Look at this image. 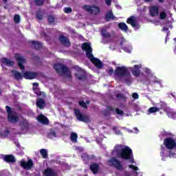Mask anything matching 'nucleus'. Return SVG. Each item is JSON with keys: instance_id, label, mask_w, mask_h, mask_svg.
Wrapping results in <instances>:
<instances>
[{"instance_id": "b1692460", "label": "nucleus", "mask_w": 176, "mask_h": 176, "mask_svg": "<svg viewBox=\"0 0 176 176\" xmlns=\"http://www.w3.org/2000/svg\"><path fill=\"white\" fill-rule=\"evenodd\" d=\"M1 63L2 64H5V65H9L10 67H13V65H14V63L9 60L8 58H2Z\"/></svg>"}, {"instance_id": "e433bc0d", "label": "nucleus", "mask_w": 176, "mask_h": 176, "mask_svg": "<svg viewBox=\"0 0 176 176\" xmlns=\"http://www.w3.org/2000/svg\"><path fill=\"white\" fill-rule=\"evenodd\" d=\"M45 0H34L36 6H43Z\"/></svg>"}, {"instance_id": "a211bd4d", "label": "nucleus", "mask_w": 176, "mask_h": 176, "mask_svg": "<svg viewBox=\"0 0 176 176\" xmlns=\"http://www.w3.org/2000/svg\"><path fill=\"white\" fill-rule=\"evenodd\" d=\"M60 72H62V74H65V75L69 79L72 78V76H71V72H69V69H68V67L64 65L62 66V68L60 69Z\"/></svg>"}, {"instance_id": "ddd939ff", "label": "nucleus", "mask_w": 176, "mask_h": 176, "mask_svg": "<svg viewBox=\"0 0 176 176\" xmlns=\"http://www.w3.org/2000/svg\"><path fill=\"white\" fill-rule=\"evenodd\" d=\"M89 168L92 173L96 175L98 174V171H100V165L97 163H91L89 166Z\"/></svg>"}, {"instance_id": "7c9ffc66", "label": "nucleus", "mask_w": 176, "mask_h": 176, "mask_svg": "<svg viewBox=\"0 0 176 176\" xmlns=\"http://www.w3.org/2000/svg\"><path fill=\"white\" fill-rule=\"evenodd\" d=\"M48 138H54V137H57V133L54 129H51L47 134Z\"/></svg>"}, {"instance_id": "a878e982", "label": "nucleus", "mask_w": 176, "mask_h": 176, "mask_svg": "<svg viewBox=\"0 0 176 176\" xmlns=\"http://www.w3.org/2000/svg\"><path fill=\"white\" fill-rule=\"evenodd\" d=\"M12 72L14 74V78L16 80H21L23 79V74L20 72L12 70Z\"/></svg>"}, {"instance_id": "72a5a7b5", "label": "nucleus", "mask_w": 176, "mask_h": 176, "mask_svg": "<svg viewBox=\"0 0 176 176\" xmlns=\"http://www.w3.org/2000/svg\"><path fill=\"white\" fill-rule=\"evenodd\" d=\"M40 153L43 157V159H47V151L45 148H42L40 151Z\"/></svg>"}, {"instance_id": "13d9d810", "label": "nucleus", "mask_w": 176, "mask_h": 176, "mask_svg": "<svg viewBox=\"0 0 176 176\" xmlns=\"http://www.w3.org/2000/svg\"><path fill=\"white\" fill-rule=\"evenodd\" d=\"M112 2V0H105V3L109 6L111 5V3Z\"/></svg>"}, {"instance_id": "a18cd8bd", "label": "nucleus", "mask_w": 176, "mask_h": 176, "mask_svg": "<svg viewBox=\"0 0 176 176\" xmlns=\"http://www.w3.org/2000/svg\"><path fill=\"white\" fill-rule=\"evenodd\" d=\"M65 13L69 14L72 13V8L67 7L64 8Z\"/></svg>"}, {"instance_id": "a19ab883", "label": "nucleus", "mask_w": 176, "mask_h": 176, "mask_svg": "<svg viewBox=\"0 0 176 176\" xmlns=\"http://www.w3.org/2000/svg\"><path fill=\"white\" fill-rule=\"evenodd\" d=\"M14 21L16 23V24H19L20 23V15L16 14L14 16Z\"/></svg>"}, {"instance_id": "e2e57ef3", "label": "nucleus", "mask_w": 176, "mask_h": 176, "mask_svg": "<svg viewBox=\"0 0 176 176\" xmlns=\"http://www.w3.org/2000/svg\"><path fill=\"white\" fill-rule=\"evenodd\" d=\"M10 131L9 130H6L5 131V134H10Z\"/></svg>"}, {"instance_id": "2f4dec72", "label": "nucleus", "mask_w": 176, "mask_h": 176, "mask_svg": "<svg viewBox=\"0 0 176 176\" xmlns=\"http://www.w3.org/2000/svg\"><path fill=\"white\" fill-rule=\"evenodd\" d=\"M19 124H20L21 127H22L23 130H24V129H28V121H27L25 120V118H23Z\"/></svg>"}, {"instance_id": "ea45409f", "label": "nucleus", "mask_w": 176, "mask_h": 176, "mask_svg": "<svg viewBox=\"0 0 176 176\" xmlns=\"http://www.w3.org/2000/svg\"><path fill=\"white\" fill-rule=\"evenodd\" d=\"M166 17H167V14L166 13V12L162 11L160 13V20H164V19H166Z\"/></svg>"}, {"instance_id": "6e6552de", "label": "nucleus", "mask_w": 176, "mask_h": 176, "mask_svg": "<svg viewBox=\"0 0 176 176\" xmlns=\"http://www.w3.org/2000/svg\"><path fill=\"white\" fill-rule=\"evenodd\" d=\"M74 113L78 120L80 122H84L85 123H89L90 122V118H89V116L82 115L80 113V110L76 109H74Z\"/></svg>"}, {"instance_id": "0e129e2a", "label": "nucleus", "mask_w": 176, "mask_h": 176, "mask_svg": "<svg viewBox=\"0 0 176 176\" xmlns=\"http://www.w3.org/2000/svg\"><path fill=\"white\" fill-rule=\"evenodd\" d=\"M153 0H144L145 2H151Z\"/></svg>"}, {"instance_id": "412c9836", "label": "nucleus", "mask_w": 176, "mask_h": 176, "mask_svg": "<svg viewBox=\"0 0 176 176\" xmlns=\"http://www.w3.org/2000/svg\"><path fill=\"white\" fill-rule=\"evenodd\" d=\"M134 68L135 69L132 70L133 76H140V75L141 74V70L140 69V68H141V67L139 65H135Z\"/></svg>"}, {"instance_id": "37998d69", "label": "nucleus", "mask_w": 176, "mask_h": 176, "mask_svg": "<svg viewBox=\"0 0 176 176\" xmlns=\"http://www.w3.org/2000/svg\"><path fill=\"white\" fill-rule=\"evenodd\" d=\"M116 112L117 115H120L121 116L124 114V112L123 111V110H121L120 109H118V108L116 109Z\"/></svg>"}, {"instance_id": "c9c22d12", "label": "nucleus", "mask_w": 176, "mask_h": 176, "mask_svg": "<svg viewBox=\"0 0 176 176\" xmlns=\"http://www.w3.org/2000/svg\"><path fill=\"white\" fill-rule=\"evenodd\" d=\"M159 111H160V109L157 107H153L148 109L149 113H155V112H159Z\"/></svg>"}, {"instance_id": "4468645a", "label": "nucleus", "mask_w": 176, "mask_h": 176, "mask_svg": "<svg viewBox=\"0 0 176 176\" xmlns=\"http://www.w3.org/2000/svg\"><path fill=\"white\" fill-rule=\"evenodd\" d=\"M16 60L18 61V66L19 67L21 71H24L25 69V67H24V63H25V59L21 56H16Z\"/></svg>"}, {"instance_id": "9d476101", "label": "nucleus", "mask_w": 176, "mask_h": 176, "mask_svg": "<svg viewBox=\"0 0 176 176\" xmlns=\"http://www.w3.org/2000/svg\"><path fill=\"white\" fill-rule=\"evenodd\" d=\"M33 166L34 162H32V160H28V162L24 160L21 161V166L25 170H30V168H32Z\"/></svg>"}, {"instance_id": "79ce46f5", "label": "nucleus", "mask_w": 176, "mask_h": 176, "mask_svg": "<svg viewBox=\"0 0 176 176\" xmlns=\"http://www.w3.org/2000/svg\"><path fill=\"white\" fill-rule=\"evenodd\" d=\"M75 76L77 78V79H78V80H83V79H85V75L83 74L79 75L76 74Z\"/></svg>"}, {"instance_id": "bf43d9fd", "label": "nucleus", "mask_w": 176, "mask_h": 176, "mask_svg": "<svg viewBox=\"0 0 176 176\" xmlns=\"http://www.w3.org/2000/svg\"><path fill=\"white\" fill-rule=\"evenodd\" d=\"M33 87H38L39 86V83L38 82H34L32 84Z\"/></svg>"}, {"instance_id": "de8ad7c7", "label": "nucleus", "mask_w": 176, "mask_h": 176, "mask_svg": "<svg viewBox=\"0 0 176 176\" xmlns=\"http://www.w3.org/2000/svg\"><path fill=\"white\" fill-rule=\"evenodd\" d=\"M129 168L134 170V171H138V167L135 166V165L131 164L129 166Z\"/></svg>"}, {"instance_id": "5701e85b", "label": "nucleus", "mask_w": 176, "mask_h": 176, "mask_svg": "<svg viewBox=\"0 0 176 176\" xmlns=\"http://www.w3.org/2000/svg\"><path fill=\"white\" fill-rule=\"evenodd\" d=\"M127 24H131V27H137V21H135V16H131L127 19L126 20Z\"/></svg>"}, {"instance_id": "1a4fd4ad", "label": "nucleus", "mask_w": 176, "mask_h": 176, "mask_svg": "<svg viewBox=\"0 0 176 176\" xmlns=\"http://www.w3.org/2000/svg\"><path fill=\"white\" fill-rule=\"evenodd\" d=\"M23 78L28 80H32V79L38 78V73L35 72H25L23 73Z\"/></svg>"}, {"instance_id": "5fc2aeb1", "label": "nucleus", "mask_w": 176, "mask_h": 176, "mask_svg": "<svg viewBox=\"0 0 176 176\" xmlns=\"http://www.w3.org/2000/svg\"><path fill=\"white\" fill-rule=\"evenodd\" d=\"M124 80H125V82L127 83L128 85H131V79L125 78Z\"/></svg>"}, {"instance_id": "c03bdc74", "label": "nucleus", "mask_w": 176, "mask_h": 176, "mask_svg": "<svg viewBox=\"0 0 176 176\" xmlns=\"http://www.w3.org/2000/svg\"><path fill=\"white\" fill-rule=\"evenodd\" d=\"M165 155H166V148H162V151L160 153V156L162 157H164ZM166 157H168L167 156H168V155H166Z\"/></svg>"}, {"instance_id": "f03ea898", "label": "nucleus", "mask_w": 176, "mask_h": 176, "mask_svg": "<svg viewBox=\"0 0 176 176\" xmlns=\"http://www.w3.org/2000/svg\"><path fill=\"white\" fill-rule=\"evenodd\" d=\"M81 49L84 52H86L87 58L91 60V63L95 65L96 68H102V62L100 59L94 58V56L93 55V49L90 44L88 43H83L81 45Z\"/></svg>"}, {"instance_id": "4be33fe9", "label": "nucleus", "mask_w": 176, "mask_h": 176, "mask_svg": "<svg viewBox=\"0 0 176 176\" xmlns=\"http://www.w3.org/2000/svg\"><path fill=\"white\" fill-rule=\"evenodd\" d=\"M43 174L45 176H57V173L52 168H47L44 170Z\"/></svg>"}, {"instance_id": "680f3d73", "label": "nucleus", "mask_w": 176, "mask_h": 176, "mask_svg": "<svg viewBox=\"0 0 176 176\" xmlns=\"http://www.w3.org/2000/svg\"><path fill=\"white\" fill-rule=\"evenodd\" d=\"M15 145L17 148H20V143L19 142H15Z\"/></svg>"}, {"instance_id": "aec40b11", "label": "nucleus", "mask_w": 176, "mask_h": 176, "mask_svg": "<svg viewBox=\"0 0 176 176\" xmlns=\"http://www.w3.org/2000/svg\"><path fill=\"white\" fill-rule=\"evenodd\" d=\"M3 159L6 163H14L16 162V158L13 155H6Z\"/></svg>"}, {"instance_id": "4d7b16f0", "label": "nucleus", "mask_w": 176, "mask_h": 176, "mask_svg": "<svg viewBox=\"0 0 176 176\" xmlns=\"http://www.w3.org/2000/svg\"><path fill=\"white\" fill-rule=\"evenodd\" d=\"M108 111H111V112H115V109L112 107L111 106H108L107 107Z\"/></svg>"}, {"instance_id": "603ef678", "label": "nucleus", "mask_w": 176, "mask_h": 176, "mask_svg": "<svg viewBox=\"0 0 176 176\" xmlns=\"http://www.w3.org/2000/svg\"><path fill=\"white\" fill-rule=\"evenodd\" d=\"M122 176H131V173L127 170H125Z\"/></svg>"}, {"instance_id": "774afa93", "label": "nucleus", "mask_w": 176, "mask_h": 176, "mask_svg": "<svg viewBox=\"0 0 176 176\" xmlns=\"http://www.w3.org/2000/svg\"><path fill=\"white\" fill-rule=\"evenodd\" d=\"M173 41H175V42H176V38H175L173 39Z\"/></svg>"}, {"instance_id": "7ed1b4c3", "label": "nucleus", "mask_w": 176, "mask_h": 176, "mask_svg": "<svg viewBox=\"0 0 176 176\" xmlns=\"http://www.w3.org/2000/svg\"><path fill=\"white\" fill-rule=\"evenodd\" d=\"M164 145L169 149L168 157L176 159V141L173 138H166L164 140Z\"/></svg>"}, {"instance_id": "2eb2a0df", "label": "nucleus", "mask_w": 176, "mask_h": 176, "mask_svg": "<svg viewBox=\"0 0 176 176\" xmlns=\"http://www.w3.org/2000/svg\"><path fill=\"white\" fill-rule=\"evenodd\" d=\"M29 43H30L32 47L35 50H41L43 47L42 43L39 41H29Z\"/></svg>"}, {"instance_id": "052dcab7", "label": "nucleus", "mask_w": 176, "mask_h": 176, "mask_svg": "<svg viewBox=\"0 0 176 176\" xmlns=\"http://www.w3.org/2000/svg\"><path fill=\"white\" fill-rule=\"evenodd\" d=\"M133 130L135 131L136 134H138V133L140 132V131L138 130V128L137 127L133 128Z\"/></svg>"}, {"instance_id": "f257e3e1", "label": "nucleus", "mask_w": 176, "mask_h": 176, "mask_svg": "<svg viewBox=\"0 0 176 176\" xmlns=\"http://www.w3.org/2000/svg\"><path fill=\"white\" fill-rule=\"evenodd\" d=\"M117 157H121L122 160H129V163L134 164V155L133 154V150L129 146H125L123 148H120V145H116L114 147Z\"/></svg>"}, {"instance_id": "9b49d317", "label": "nucleus", "mask_w": 176, "mask_h": 176, "mask_svg": "<svg viewBox=\"0 0 176 176\" xmlns=\"http://www.w3.org/2000/svg\"><path fill=\"white\" fill-rule=\"evenodd\" d=\"M58 41H60L61 45H63V46H66L67 47H69V46H71V42H69V40L63 35L59 36Z\"/></svg>"}, {"instance_id": "f8f14e48", "label": "nucleus", "mask_w": 176, "mask_h": 176, "mask_svg": "<svg viewBox=\"0 0 176 176\" xmlns=\"http://www.w3.org/2000/svg\"><path fill=\"white\" fill-rule=\"evenodd\" d=\"M149 13L152 17H156V16H159V7L156 6L150 7Z\"/></svg>"}, {"instance_id": "c85d7f7f", "label": "nucleus", "mask_w": 176, "mask_h": 176, "mask_svg": "<svg viewBox=\"0 0 176 176\" xmlns=\"http://www.w3.org/2000/svg\"><path fill=\"white\" fill-rule=\"evenodd\" d=\"M104 19H105L106 21H109V20H111V19L113 20V19H115V16H113V13L112 12V11L108 12L105 14Z\"/></svg>"}, {"instance_id": "bb28decb", "label": "nucleus", "mask_w": 176, "mask_h": 176, "mask_svg": "<svg viewBox=\"0 0 176 176\" xmlns=\"http://www.w3.org/2000/svg\"><path fill=\"white\" fill-rule=\"evenodd\" d=\"M81 157L84 162H87V160H93L94 155H89V154L85 153L82 155Z\"/></svg>"}, {"instance_id": "f3484780", "label": "nucleus", "mask_w": 176, "mask_h": 176, "mask_svg": "<svg viewBox=\"0 0 176 176\" xmlns=\"http://www.w3.org/2000/svg\"><path fill=\"white\" fill-rule=\"evenodd\" d=\"M32 90L34 94H36V96H38V97H43L45 98L47 96L46 93L41 91L38 87H33Z\"/></svg>"}, {"instance_id": "49530a36", "label": "nucleus", "mask_w": 176, "mask_h": 176, "mask_svg": "<svg viewBox=\"0 0 176 176\" xmlns=\"http://www.w3.org/2000/svg\"><path fill=\"white\" fill-rule=\"evenodd\" d=\"M79 106L82 107V108H85V109L87 108V105L86 104V103L83 100L79 102Z\"/></svg>"}, {"instance_id": "09e8293b", "label": "nucleus", "mask_w": 176, "mask_h": 176, "mask_svg": "<svg viewBox=\"0 0 176 176\" xmlns=\"http://www.w3.org/2000/svg\"><path fill=\"white\" fill-rule=\"evenodd\" d=\"M132 97L134 100H138V98H140V96L135 92L132 94Z\"/></svg>"}, {"instance_id": "8fccbe9b", "label": "nucleus", "mask_w": 176, "mask_h": 176, "mask_svg": "<svg viewBox=\"0 0 176 176\" xmlns=\"http://www.w3.org/2000/svg\"><path fill=\"white\" fill-rule=\"evenodd\" d=\"M36 17L38 19V20H43V16L42 14H36Z\"/></svg>"}, {"instance_id": "864d4df0", "label": "nucleus", "mask_w": 176, "mask_h": 176, "mask_svg": "<svg viewBox=\"0 0 176 176\" xmlns=\"http://www.w3.org/2000/svg\"><path fill=\"white\" fill-rule=\"evenodd\" d=\"M117 98H124V95L123 94H118L116 95Z\"/></svg>"}, {"instance_id": "39448f33", "label": "nucleus", "mask_w": 176, "mask_h": 176, "mask_svg": "<svg viewBox=\"0 0 176 176\" xmlns=\"http://www.w3.org/2000/svg\"><path fill=\"white\" fill-rule=\"evenodd\" d=\"M114 74L116 76H118V78H123L124 76H129L130 72L127 69V67L124 66L122 67H116L114 71Z\"/></svg>"}, {"instance_id": "423d86ee", "label": "nucleus", "mask_w": 176, "mask_h": 176, "mask_svg": "<svg viewBox=\"0 0 176 176\" xmlns=\"http://www.w3.org/2000/svg\"><path fill=\"white\" fill-rule=\"evenodd\" d=\"M107 163L110 167H114V168H116V170H118V171L123 170V165L122 164V162L114 157L109 160Z\"/></svg>"}, {"instance_id": "6ab92c4d", "label": "nucleus", "mask_w": 176, "mask_h": 176, "mask_svg": "<svg viewBox=\"0 0 176 176\" xmlns=\"http://www.w3.org/2000/svg\"><path fill=\"white\" fill-rule=\"evenodd\" d=\"M37 120L43 124H47L49 123V119H47L46 116H43V114H41L37 117Z\"/></svg>"}, {"instance_id": "473e14b6", "label": "nucleus", "mask_w": 176, "mask_h": 176, "mask_svg": "<svg viewBox=\"0 0 176 176\" xmlns=\"http://www.w3.org/2000/svg\"><path fill=\"white\" fill-rule=\"evenodd\" d=\"M63 64L61 63H57L54 65V68L58 72V74L61 73V68H63Z\"/></svg>"}, {"instance_id": "f704fd0d", "label": "nucleus", "mask_w": 176, "mask_h": 176, "mask_svg": "<svg viewBox=\"0 0 176 176\" xmlns=\"http://www.w3.org/2000/svg\"><path fill=\"white\" fill-rule=\"evenodd\" d=\"M47 20L50 24H54V21H56V18L53 15H48Z\"/></svg>"}, {"instance_id": "cd10ccee", "label": "nucleus", "mask_w": 176, "mask_h": 176, "mask_svg": "<svg viewBox=\"0 0 176 176\" xmlns=\"http://www.w3.org/2000/svg\"><path fill=\"white\" fill-rule=\"evenodd\" d=\"M118 28L120 30H121V31H124L125 32L129 31V26H127L126 24L123 22L118 23Z\"/></svg>"}, {"instance_id": "3c124183", "label": "nucleus", "mask_w": 176, "mask_h": 176, "mask_svg": "<svg viewBox=\"0 0 176 176\" xmlns=\"http://www.w3.org/2000/svg\"><path fill=\"white\" fill-rule=\"evenodd\" d=\"M113 72H115V71L113 70V68L109 67L108 69L109 75H112V74H113Z\"/></svg>"}, {"instance_id": "20e7f679", "label": "nucleus", "mask_w": 176, "mask_h": 176, "mask_svg": "<svg viewBox=\"0 0 176 176\" xmlns=\"http://www.w3.org/2000/svg\"><path fill=\"white\" fill-rule=\"evenodd\" d=\"M6 110L7 111L8 117L7 120L9 122V123H17L19 120H20V118H19V116H17V113L13 109H12V107L9 106L6 107Z\"/></svg>"}, {"instance_id": "338daca9", "label": "nucleus", "mask_w": 176, "mask_h": 176, "mask_svg": "<svg viewBox=\"0 0 176 176\" xmlns=\"http://www.w3.org/2000/svg\"><path fill=\"white\" fill-rule=\"evenodd\" d=\"M159 2H163L164 0H158Z\"/></svg>"}, {"instance_id": "6e6d98bb", "label": "nucleus", "mask_w": 176, "mask_h": 176, "mask_svg": "<svg viewBox=\"0 0 176 176\" xmlns=\"http://www.w3.org/2000/svg\"><path fill=\"white\" fill-rule=\"evenodd\" d=\"M113 130H114V131H116V134H118V135L122 134V131L120 130L116 131V127H113Z\"/></svg>"}, {"instance_id": "dca6fc26", "label": "nucleus", "mask_w": 176, "mask_h": 176, "mask_svg": "<svg viewBox=\"0 0 176 176\" xmlns=\"http://www.w3.org/2000/svg\"><path fill=\"white\" fill-rule=\"evenodd\" d=\"M36 105L39 109H45V107H46V102L45 101V99L40 98L36 100Z\"/></svg>"}, {"instance_id": "4c0bfd02", "label": "nucleus", "mask_w": 176, "mask_h": 176, "mask_svg": "<svg viewBox=\"0 0 176 176\" xmlns=\"http://www.w3.org/2000/svg\"><path fill=\"white\" fill-rule=\"evenodd\" d=\"M162 30L166 32L165 43H167V38H168V35H170V31L168 30V28L167 27H164Z\"/></svg>"}, {"instance_id": "69168bd1", "label": "nucleus", "mask_w": 176, "mask_h": 176, "mask_svg": "<svg viewBox=\"0 0 176 176\" xmlns=\"http://www.w3.org/2000/svg\"><path fill=\"white\" fill-rule=\"evenodd\" d=\"M3 2H8V0H3Z\"/></svg>"}, {"instance_id": "0eeeda50", "label": "nucleus", "mask_w": 176, "mask_h": 176, "mask_svg": "<svg viewBox=\"0 0 176 176\" xmlns=\"http://www.w3.org/2000/svg\"><path fill=\"white\" fill-rule=\"evenodd\" d=\"M82 9H84V10H85L90 14H94L95 16H97V14H100V13L101 12V10H100V8L94 5H85L83 6Z\"/></svg>"}, {"instance_id": "58836bf2", "label": "nucleus", "mask_w": 176, "mask_h": 176, "mask_svg": "<svg viewBox=\"0 0 176 176\" xmlns=\"http://www.w3.org/2000/svg\"><path fill=\"white\" fill-rule=\"evenodd\" d=\"M168 118H171L172 119H176V111L175 112H173V111L168 112Z\"/></svg>"}, {"instance_id": "c756f323", "label": "nucleus", "mask_w": 176, "mask_h": 176, "mask_svg": "<svg viewBox=\"0 0 176 176\" xmlns=\"http://www.w3.org/2000/svg\"><path fill=\"white\" fill-rule=\"evenodd\" d=\"M70 140L72 142H74V143L78 142V133L75 132H72L70 134Z\"/></svg>"}, {"instance_id": "393cba45", "label": "nucleus", "mask_w": 176, "mask_h": 176, "mask_svg": "<svg viewBox=\"0 0 176 176\" xmlns=\"http://www.w3.org/2000/svg\"><path fill=\"white\" fill-rule=\"evenodd\" d=\"M100 34L104 39L111 38V33L108 32V31H107V29H102L100 31Z\"/></svg>"}]
</instances>
